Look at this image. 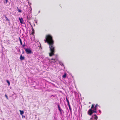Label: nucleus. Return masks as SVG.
Listing matches in <instances>:
<instances>
[{
  "mask_svg": "<svg viewBox=\"0 0 120 120\" xmlns=\"http://www.w3.org/2000/svg\"><path fill=\"white\" fill-rule=\"evenodd\" d=\"M45 43H47L49 45V48L50 52L49 53V56H51L54 54L55 48L54 45V41L52 37L50 34L47 35L44 40Z\"/></svg>",
  "mask_w": 120,
  "mask_h": 120,
  "instance_id": "1",
  "label": "nucleus"
},
{
  "mask_svg": "<svg viewBox=\"0 0 120 120\" xmlns=\"http://www.w3.org/2000/svg\"><path fill=\"white\" fill-rule=\"evenodd\" d=\"M94 104H92V105L91 109H90L88 111V113L91 116L93 113V110H92V109L94 107Z\"/></svg>",
  "mask_w": 120,
  "mask_h": 120,
  "instance_id": "2",
  "label": "nucleus"
},
{
  "mask_svg": "<svg viewBox=\"0 0 120 120\" xmlns=\"http://www.w3.org/2000/svg\"><path fill=\"white\" fill-rule=\"evenodd\" d=\"M25 50L26 53L27 54H30L32 53L30 49H25Z\"/></svg>",
  "mask_w": 120,
  "mask_h": 120,
  "instance_id": "3",
  "label": "nucleus"
},
{
  "mask_svg": "<svg viewBox=\"0 0 120 120\" xmlns=\"http://www.w3.org/2000/svg\"><path fill=\"white\" fill-rule=\"evenodd\" d=\"M66 99L67 101V102L68 105L69 106V109L70 111H71V107H70V105L69 102V101L68 100L67 97H66Z\"/></svg>",
  "mask_w": 120,
  "mask_h": 120,
  "instance_id": "4",
  "label": "nucleus"
},
{
  "mask_svg": "<svg viewBox=\"0 0 120 120\" xmlns=\"http://www.w3.org/2000/svg\"><path fill=\"white\" fill-rule=\"evenodd\" d=\"M92 119H94V120H97L98 118V116L95 114L93 115L92 116Z\"/></svg>",
  "mask_w": 120,
  "mask_h": 120,
  "instance_id": "5",
  "label": "nucleus"
},
{
  "mask_svg": "<svg viewBox=\"0 0 120 120\" xmlns=\"http://www.w3.org/2000/svg\"><path fill=\"white\" fill-rule=\"evenodd\" d=\"M19 19L20 21V23L21 24H24V21L22 18H20L19 17Z\"/></svg>",
  "mask_w": 120,
  "mask_h": 120,
  "instance_id": "6",
  "label": "nucleus"
},
{
  "mask_svg": "<svg viewBox=\"0 0 120 120\" xmlns=\"http://www.w3.org/2000/svg\"><path fill=\"white\" fill-rule=\"evenodd\" d=\"M57 106L58 108V109L60 112V114L61 115L62 114V111L63 110L61 109H60L59 104H58L57 105Z\"/></svg>",
  "mask_w": 120,
  "mask_h": 120,
  "instance_id": "7",
  "label": "nucleus"
},
{
  "mask_svg": "<svg viewBox=\"0 0 120 120\" xmlns=\"http://www.w3.org/2000/svg\"><path fill=\"white\" fill-rule=\"evenodd\" d=\"M25 59V57L24 56H22L21 55L20 56V60H24Z\"/></svg>",
  "mask_w": 120,
  "mask_h": 120,
  "instance_id": "8",
  "label": "nucleus"
},
{
  "mask_svg": "<svg viewBox=\"0 0 120 120\" xmlns=\"http://www.w3.org/2000/svg\"><path fill=\"white\" fill-rule=\"evenodd\" d=\"M32 33H31V34L32 35H33L34 34V30L33 28H32Z\"/></svg>",
  "mask_w": 120,
  "mask_h": 120,
  "instance_id": "9",
  "label": "nucleus"
},
{
  "mask_svg": "<svg viewBox=\"0 0 120 120\" xmlns=\"http://www.w3.org/2000/svg\"><path fill=\"white\" fill-rule=\"evenodd\" d=\"M51 60H54V63H56V61L57 60H56L55 59H54L53 58L51 59Z\"/></svg>",
  "mask_w": 120,
  "mask_h": 120,
  "instance_id": "10",
  "label": "nucleus"
},
{
  "mask_svg": "<svg viewBox=\"0 0 120 120\" xmlns=\"http://www.w3.org/2000/svg\"><path fill=\"white\" fill-rule=\"evenodd\" d=\"M97 106H98V104H97L96 105L95 107H94H94L93 108H94V110H96V109H97L96 108L97 107Z\"/></svg>",
  "mask_w": 120,
  "mask_h": 120,
  "instance_id": "11",
  "label": "nucleus"
},
{
  "mask_svg": "<svg viewBox=\"0 0 120 120\" xmlns=\"http://www.w3.org/2000/svg\"><path fill=\"white\" fill-rule=\"evenodd\" d=\"M19 111L20 112V114L21 115H22L24 113V112L23 111H22L20 110H19Z\"/></svg>",
  "mask_w": 120,
  "mask_h": 120,
  "instance_id": "12",
  "label": "nucleus"
},
{
  "mask_svg": "<svg viewBox=\"0 0 120 120\" xmlns=\"http://www.w3.org/2000/svg\"><path fill=\"white\" fill-rule=\"evenodd\" d=\"M19 41H20V44L22 45V41H21V38H20V37H19Z\"/></svg>",
  "mask_w": 120,
  "mask_h": 120,
  "instance_id": "13",
  "label": "nucleus"
},
{
  "mask_svg": "<svg viewBox=\"0 0 120 120\" xmlns=\"http://www.w3.org/2000/svg\"><path fill=\"white\" fill-rule=\"evenodd\" d=\"M4 16L5 18L8 21H9L10 20L7 18V17H6V15H4Z\"/></svg>",
  "mask_w": 120,
  "mask_h": 120,
  "instance_id": "14",
  "label": "nucleus"
},
{
  "mask_svg": "<svg viewBox=\"0 0 120 120\" xmlns=\"http://www.w3.org/2000/svg\"><path fill=\"white\" fill-rule=\"evenodd\" d=\"M66 74L65 73L63 75L62 77H63L64 78H65L66 77Z\"/></svg>",
  "mask_w": 120,
  "mask_h": 120,
  "instance_id": "15",
  "label": "nucleus"
},
{
  "mask_svg": "<svg viewBox=\"0 0 120 120\" xmlns=\"http://www.w3.org/2000/svg\"><path fill=\"white\" fill-rule=\"evenodd\" d=\"M6 81L7 82L8 84V86H9V85H10V82L8 80H6Z\"/></svg>",
  "mask_w": 120,
  "mask_h": 120,
  "instance_id": "16",
  "label": "nucleus"
},
{
  "mask_svg": "<svg viewBox=\"0 0 120 120\" xmlns=\"http://www.w3.org/2000/svg\"><path fill=\"white\" fill-rule=\"evenodd\" d=\"M18 12H20V13L22 12L21 11L20 9H18Z\"/></svg>",
  "mask_w": 120,
  "mask_h": 120,
  "instance_id": "17",
  "label": "nucleus"
},
{
  "mask_svg": "<svg viewBox=\"0 0 120 120\" xmlns=\"http://www.w3.org/2000/svg\"><path fill=\"white\" fill-rule=\"evenodd\" d=\"M8 2V0H6V1H4V3L5 4H6Z\"/></svg>",
  "mask_w": 120,
  "mask_h": 120,
  "instance_id": "18",
  "label": "nucleus"
},
{
  "mask_svg": "<svg viewBox=\"0 0 120 120\" xmlns=\"http://www.w3.org/2000/svg\"><path fill=\"white\" fill-rule=\"evenodd\" d=\"M93 113L94 112L95 113H97V112L95 110H93Z\"/></svg>",
  "mask_w": 120,
  "mask_h": 120,
  "instance_id": "19",
  "label": "nucleus"
},
{
  "mask_svg": "<svg viewBox=\"0 0 120 120\" xmlns=\"http://www.w3.org/2000/svg\"><path fill=\"white\" fill-rule=\"evenodd\" d=\"M5 96L7 99H8V97L6 94H5Z\"/></svg>",
  "mask_w": 120,
  "mask_h": 120,
  "instance_id": "20",
  "label": "nucleus"
},
{
  "mask_svg": "<svg viewBox=\"0 0 120 120\" xmlns=\"http://www.w3.org/2000/svg\"><path fill=\"white\" fill-rule=\"evenodd\" d=\"M23 47H25V46H26V45H25V43H24V44L23 45H22Z\"/></svg>",
  "mask_w": 120,
  "mask_h": 120,
  "instance_id": "21",
  "label": "nucleus"
},
{
  "mask_svg": "<svg viewBox=\"0 0 120 120\" xmlns=\"http://www.w3.org/2000/svg\"><path fill=\"white\" fill-rule=\"evenodd\" d=\"M54 60L53 61H51L50 62L51 63H52V64H53V63H54Z\"/></svg>",
  "mask_w": 120,
  "mask_h": 120,
  "instance_id": "22",
  "label": "nucleus"
},
{
  "mask_svg": "<svg viewBox=\"0 0 120 120\" xmlns=\"http://www.w3.org/2000/svg\"><path fill=\"white\" fill-rule=\"evenodd\" d=\"M22 117L23 118H24L25 117V116L22 115Z\"/></svg>",
  "mask_w": 120,
  "mask_h": 120,
  "instance_id": "23",
  "label": "nucleus"
},
{
  "mask_svg": "<svg viewBox=\"0 0 120 120\" xmlns=\"http://www.w3.org/2000/svg\"><path fill=\"white\" fill-rule=\"evenodd\" d=\"M99 112L101 113V112L100 110H99Z\"/></svg>",
  "mask_w": 120,
  "mask_h": 120,
  "instance_id": "24",
  "label": "nucleus"
},
{
  "mask_svg": "<svg viewBox=\"0 0 120 120\" xmlns=\"http://www.w3.org/2000/svg\"><path fill=\"white\" fill-rule=\"evenodd\" d=\"M29 23L30 24V25H31V23H30V22H29Z\"/></svg>",
  "mask_w": 120,
  "mask_h": 120,
  "instance_id": "25",
  "label": "nucleus"
}]
</instances>
